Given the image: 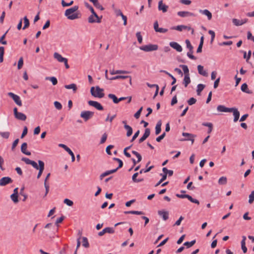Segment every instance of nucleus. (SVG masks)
<instances>
[{
  "instance_id": "1",
  "label": "nucleus",
  "mask_w": 254,
  "mask_h": 254,
  "mask_svg": "<svg viewBox=\"0 0 254 254\" xmlns=\"http://www.w3.org/2000/svg\"><path fill=\"white\" fill-rule=\"evenodd\" d=\"M78 6H74L67 9L64 12V15L69 20H74L80 18L81 16V13L78 11Z\"/></svg>"
},
{
  "instance_id": "2",
  "label": "nucleus",
  "mask_w": 254,
  "mask_h": 254,
  "mask_svg": "<svg viewBox=\"0 0 254 254\" xmlns=\"http://www.w3.org/2000/svg\"><path fill=\"white\" fill-rule=\"evenodd\" d=\"M103 89L100 88L98 86L96 87V91H95L94 87H92L90 89L91 95L95 97H98L99 98L104 97L105 94L103 93Z\"/></svg>"
},
{
  "instance_id": "3",
  "label": "nucleus",
  "mask_w": 254,
  "mask_h": 254,
  "mask_svg": "<svg viewBox=\"0 0 254 254\" xmlns=\"http://www.w3.org/2000/svg\"><path fill=\"white\" fill-rule=\"evenodd\" d=\"M139 49L144 52H148L157 50L158 49V46L156 44H150L148 45L142 46L139 47Z\"/></svg>"
},
{
  "instance_id": "4",
  "label": "nucleus",
  "mask_w": 254,
  "mask_h": 254,
  "mask_svg": "<svg viewBox=\"0 0 254 254\" xmlns=\"http://www.w3.org/2000/svg\"><path fill=\"white\" fill-rule=\"evenodd\" d=\"M94 115V113L90 111H84L81 112L80 117L82 118L85 122H87L92 118Z\"/></svg>"
},
{
  "instance_id": "5",
  "label": "nucleus",
  "mask_w": 254,
  "mask_h": 254,
  "mask_svg": "<svg viewBox=\"0 0 254 254\" xmlns=\"http://www.w3.org/2000/svg\"><path fill=\"white\" fill-rule=\"evenodd\" d=\"M13 113L15 118L17 120L22 121H24L26 120V116L21 112H18V109L16 107L13 109Z\"/></svg>"
},
{
  "instance_id": "6",
  "label": "nucleus",
  "mask_w": 254,
  "mask_h": 254,
  "mask_svg": "<svg viewBox=\"0 0 254 254\" xmlns=\"http://www.w3.org/2000/svg\"><path fill=\"white\" fill-rule=\"evenodd\" d=\"M7 94H8V96L11 97L13 100L14 102L18 106H22L21 100H20V97L18 95H17L12 93V92H9V93H8Z\"/></svg>"
},
{
  "instance_id": "7",
  "label": "nucleus",
  "mask_w": 254,
  "mask_h": 254,
  "mask_svg": "<svg viewBox=\"0 0 254 254\" xmlns=\"http://www.w3.org/2000/svg\"><path fill=\"white\" fill-rule=\"evenodd\" d=\"M176 196L179 197V198H188L190 202H192V203H196L197 204H199V202L198 200L196 199H194L190 195H189V194H176Z\"/></svg>"
},
{
  "instance_id": "8",
  "label": "nucleus",
  "mask_w": 254,
  "mask_h": 254,
  "mask_svg": "<svg viewBox=\"0 0 254 254\" xmlns=\"http://www.w3.org/2000/svg\"><path fill=\"white\" fill-rule=\"evenodd\" d=\"M21 161L24 162L26 164L31 165L33 168L36 169H39V165H38L37 163L34 161L31 160L29 158L26 157H22Z\"/></svg>"
},
{
  "instance_id": "9",
  "label": "nucleus",
  "mask_w": 254,
  "mask_h": 254,
  "mask_svg": "<svg viewBox=\"0 0 254 254\" xmlns=\"http://www.w3.org/2000/svg\"><path fill=\"white\" fill-rule=\"evenodd\" d=\"M21 161L24 162L26 164L31 165L33 168L36 169H39V165H38L37 163L34 161L31 160L29 158L26 157H22Z\"/></svg>"
},
{
  "instance_id": "10",
  "label": "nucleus",
  "mask_w": 254,
  "mask_h": 254,
  "mask_svg": "<svg viewBox=\"0 0 254 254\" xmlns=\"http://www.w3.org/2000/svg\"><path fill=\"white\" fill-rule=\"evenodd\" d=\"M59 146L63 148H64L66 151V153H68L71 156V161L74 162L75 161V156L73 152L71 151V150L66 145L64 144H60Z\"/></svg>"
},
{
  "instance_id": "11",
  "label": "nucleus",
  "mask_w": 254,
  "mask_h": 254,
  "mask_svg": "<svg viewBox=\"0 0 254 254\" xmlns=\"http://www.w3.org/2000/svg\"><path fill=\"white\" fill-rule=\"evenodd\" d=\"M59 146L63 148H64L66 151V153H68L71 156V161L74 162L75 161V156L73 152L71 151V150L66 145L64 144H60Z\"/></svg>"
},
{
  "instance_id": "12",
  "label": "nucleus",
  "mask_w": 254,
  "mask_h": 254,
  "mask_svg": "<svg viewBox=\"0 0 254 254\" xmlns=\"http://www.w3.org/2000/svg\"><path fill=\"white\" fill-rule=\"evenodd\" d=\"M89 105L94 107L96 109L99 111H102L104 110V108L102 105L97 101L90 100L88 102Z\"/></svg>"
},
{
  "instance_id": "13",
  "label": "nucleus",
  "mask_w": 254,
  "mask_h": 254,
  "mask_svg": "<svg viewBox=\"0 0 254 254\" xmlns=\"http://www.w3.org/2000/svg\"><path fill=\"white\" fill-rule=\"evenodd\" d=\"M13 182L12 179L9 177H2L0 180V186H5Z\"/></svg>"
},
{
  "instance_id": "14",
  "label": "nucleus",
  "mask_w": 254,
  "mask_h": 254,
  "mask_svg": "<svg viewBox=\"0 0 254 254\" xmlns=\"http://www.w3.org/2000/svg\"><path fill=\"white\" fill-rule=\"evenodd\" d=\"M38 164H39V169H37V170H39V172H38V174L37 175V179H39L41 177V176L44 170V167H45V163L43 161H42L41 160H39Z\"/></svg>"
},
{
  "instance_id": "15",
  "label": "nucleus",
  "mask_w": 254,
  "mask_h": 254,
  "mask_svg": "<svg viewBox=\"0 0 254 254\" xmlns=\"http://www.w3.org/2000/svg\"><path fill=\"white\" fill-rule=\"evenodd\" d=\"M115 232V230L113 228L106 227L104 228L102 231L98 233L99 236H103L105 233H108L110 234H113Z\"/></svg>"
},
{
  "instance_id": "16",
  "label": "nucleus",
  "mask_w": 254,
  "mask_h": 254,
  "mask_svg": "<svg viewBox=\"0 0 254 254\" xmlns=\"http://www.w3.org/2000/svg\"><path fill=\"white\" fill-rule=\"evenodd\" d=\"M183 136L186 137V138L181 139V141H185V140H190L191 141L192 144L194 142V135L192 134L187 133V132H183L182 133Z\"/></svg>"
},
{
  "instance_id": "17",
  "label": "nucleus",
  "mask_w": 254,
  "mask_h": 254,
  "mask_svg": "<svg viewBox=\"0 0 254 254\" xmlns=\"http://www.w3.org/2000/svg\"><path fill=\"white\" fill-rule=\"evenodd\" d=\"M169 7L168 5L163 3V0H160L158 2V9L165 13L168 11Z\"/></svg>"
},
{
  "instance_id": "18",
  "label": "nucleus",
  "mask_w": 254,
  "mask_h": 254,
  "mask_svg": "<svg viewBox=\"0 0 254 254\" xmlns=\"http://www.w3.org/2000/svg\"><path fill=\"white\" fill-rule=\"evenodd\" d=\"M150 134V130L149 128H146L145 129V132L142 135V136L139 139L138 142L139 143H141L143 142L149 135Z\"/></svg>"
},
{
  "instance_id": "19",
  "label": "nucleus",
  "mask_w": 254,
  "mask_h": 254,
  "mask_svg": "<svg viewBox=\"0 0 254 254\" xmlns=\"http://www.w3.org/2000/svg\"><path fill=\"white\" fill-rule=\"evenodd\" d=\"M248 21L247 18H245L244 19H242L241 20H238L236 18H233L232 19L233 23L236 26H241L246 23H247Z\"/></svg>"
},
{
  "instance_id": "20",
  "label": "nucleus",
  "mask_w": 254,
  "mask_h": 254,
  "mask_svg": "<svg viewBox=\"0 0 254 254\" xmlns=\"http://www.w3.org/2000/svg\"><path fill=\"white\" fill-rule=\"evenodd\" d=\"M122 123L124 124V128L127 130V136H130L132 133V128L127 125V121H123Z\"/></svg>"
},
{
  "instance_id": "21",
  "label": "nucleus",
  "mask_w": 254,
  "mask_h": 254,
  "mask_svg": "<svg viewBox=\"0 0 254 254\" xmlns=\"http://www.w3.org/2000/svg\"><path fill=\"white\" fill-rule=\"evenodd\" d=\"M178 15L182 17L187 16H195V14L189 11H179L177 13Z\"/></svg>"
},
{
  "instance_id": "22",
  "label": "nucleus",
  "mask_w": 254,
  "mask_h": 254,
  "mask_svg": "<svg viewBox=\"0 0 254 254\" xmlns=\"http://www.w3.org/2000/svg\"><path fill=\"white\" fill-rule=\"evenodd\" d=\"M170 46L177 51L181 52L182 51V48L180 45L175 42H171L169 44Z\"/></svg>"
},
{
  "instance_id": "23",
  "label": "nucleus",
  "mask_w": 254,
  "mask_h": 254,
  "mask_svg": "<svg viewBox=\"0 0 254 254\" xmlns=\"http://www.w3.org/2000/svg\"><path fill=\"white\" fill-rule=\"evenodd\" d=\"M231 112H233L234 117V122H236L238 121L240 117V112L236 108H231Z\"/></svg>"
},
{
  "instance_id": "24",
  "label": "nucleus",
  "mask_w": 254,
  "mask_h": 254,
  "mask_svg": "<svg viewBox=\"0 0 254 254\" xmlns=\"http://www.w3.org/2000/svg\"><path fill=\"white\" fill-rule=\"evenodd\" d=\"M158 214L159 216H161L165 221L168 220L169 218V212L167 211L159 210Z\"/></svg>"
},
{
  "instance_id": "25",
  "label": "nucleus",
  "mask_w": 254,
  "mask_h": 254,
  "mask_svg": "<svg viewBox=\"0 0 254 254\" xmlns=\"http://www.w3.org/2000/svg\"><path fill=\"white\" fill-rule=\"evenodd\" d=\"M50 175H51V174L48 173L45 179V181H44V186H45V190H46V192H45L44 196H46L49 191L50 187H49V185L47 183V181H48L49 177H50Z\"/></svg>"
},
{
  "instance_id": "26",
  "label": "nucleus",
  "mask_w": 254,
  "mask_h": 254,
  "mask_svg": "<svg viewBox=\"0 0 254 254\" xmlns=\"http://www.w3.org/2000/svg\"><path fill=\"white\" fill-rule=\"evenodd\" d=\"M217 110L220 112H231V108H227L224 105H218Z\"/></svg>"
},
{
  "instance_id": "27",
  "label": "nucleus",
  "mask_w": 254,
  "mask_h": 254,
  "mask_svg": "<svg viewBox=\"0 0 254 254\" xmlns=\"http://www.w3.org/2000/svg\"><path fill=\"white\" fill-rule=\"evenodd\" d=\"M116 172H117V169H113V170L107 171L100 175V176L99 177L100 180H102L104 177H105L110 174H113Z\"/></svg>"
},
{
  "instance_id": "28",
  "label": "nucleus",
  "mask_w": 254,
  "mask_h": 254,
  "mask_svg": "<svg viewBox=\"0 0 254 254\" xmlns=\"http://www.w3.org/2000/svg\"><path fill=\"white\" fill-rule=\"evenodd\" d=\"M27 148V143L26 142H24L21 145V152L23 154H24L25 155H31V152H29V151H27L26 150Z\"/></svg>"
},
{
  "instance_id": "29",
  "label": "nucleus",
  "mask_w": 254,
  "mask_h": 254,
  "mask_svg": "<svg viewBox=\"0 0 254 254\" xmlns=\"http://www.w3.org/2000/svg\"><path fill=\"white\" fill-rule=\"evenodd\" d=\"M197 70L198 73L204 76L207 77L208 76V73L206 70L203 69V66L201 65L197 66Z\"/></svg>"
},
{
  "instance_id": "30",
  "label": "nucleus",
  "mask_w": 254,
  "mask_h": 254,
  "mask_svg": "<svg viewBox=\"0 0 254 254\" xmlns=\"http://www.w3.org/2000/svg\"><path fill=\"white\" fill-rule=\"evenodd\" d=\"M199 12L205 15H206L207 17V18L209 20H211L212 19V14L207 9H200L199 10Z\"/></svg>"
},
{
  "instance_id": "31",
  "label": "nucleus",
  "mask_w": 254,
  "mask_h": 254,
  "mask_svg": "<svg viewBox=\"0 0 254 254\" xmlns=\"http://www.w3.org/2000/svg\"><path fill=\"white\" fill-rule=\"evenodd\" d=\"M54 58L60 63H63L66 59V58L63 57L60 54L57 52L54 54Z\"/></svg>"
},
{
  "instance_id": "32",
  "label": "nucleus",
  "mask_w": 254,
  "mask_h": 254,
  "mask_svg": "<svg viewBox=\"0 0 254 254\" xmlns=\"http://www.w3.org/2000/svg\"><path fill=\"white\" fill-rule=\"evenodd\" d=\"M202 125L204 127H208L207 130L208 134H210L212 132L213 128V125L211 123L204 122L202 123Z\"/></svg>"
},
{
  "instance_id": "33",
  "label": "nucleus",
  "mask_w": 254,
  "mask_h": 254,
  "mask_svg": "<svg viewBox=\"0 0 254 254\" xmlns=\"http://www.w3.org/2000/svg\"><path fill=\"white\" fill-rule=\"evenodd\" d=\"M161 125H162V121L161 120H159L158 121L156 127H155V134L156 135L159 134L161 131Z\"/></svg>"
},
{
  "instance_id": "34",
  "label": "nucleus",
  "mask_w": 254,
  "mask_h": 254,
  "mask_svg": "<svg viewBox=\"0 0 254 254\" xmlns=\"http://www.w3.org/2000/svg\"><path fill=\"white\" fill-rule=\"evenodd\" d=\"M242 238H243V239L241 241L242 250L244 253H246L247 252V248L246 246V242H245L246 240V237L243 236L242 237Z\"/></svg>"
},
{
  "instance_id": "35",
  "label": "nucleus",
  "mask_w": 254,
  "mask_h": 254,
  "mask_svg": "<svg viewBox=\"0 0 254 254\" xmlns=\"http://www.w3.org/2000/svg\"><path fill=\"white\" fill-rule=\"evenodd\" d=\"M241 90L243 92H245L248 94H252L253 92L251 90H250L248 88V85L245 83H243L241 86Z\"/></svg>"
},
{
  "instance_id": "36",
  "label": "nucleus",
  "mask_w": 254,
  "mask_h": 254,
  "mask_svg": "<svg viewBox=\"0 0 254 254\" xmlns=\"http://www.w3.org/2000/svg\"><path fill=\"white\" fill-rule=\"evenodd\" d=\"M110 74L112 75H114L116 74H127L129 73V71L127 70H110Z\"/></svg>"
},
{
  "instance_id": "37",
  "label": "nucleus",
  "mask_w": 254,
  "mask_h": 254,
  "mask_svg": "<svg viewBox=\"0 0 254 254\" xmlns=\"http://www.w3.org/2000/svg\"><path fill=\"white\" fill-rule=\"evenodd\" d=\"M150 162L149 161L146 165V169H142L140 170L139 174H142L143 173H147L149 172L152 169H153L154 167V166H151L149 167H148V165L150 164Z\"/></svg>"
},
{
  "instance_id": "38",
  "label": "nucleus",
  "mask_w": 254,
  "mask_h": 254,
  "mask_svg": "<svg viewBox=\"0 0 254 254\" xmlns=\"http://www.w3.org/2000/svg\"><path fill=\"white\" fill-rule=\"evenodd\" d=\"M190 83V75H186L184 76L183 84L184 85L185 87H187L188 85Z\"/></svg>"
},
{
  "instance_id": "39",
  "label": "nucleus",
  "mask_w": 254,
  "mask_h": 254,
  "mask_svg": "<svg viewBox=\"0 0 254 254\" xmlns=\"http://www.w3.org/2000/svg\"><path fill=\"white\" fill-rule=\"evenodd\" d=\"M64 87L67 89H72L74 93H75L77 89L76 85L74 83H72L69 85H65Z\"/></svg>"
},
{
  "instance_id": "40",
  "label": "nucleus",
  "mask_w": 254,
  "mask_h": 254,
  "mask_svg": "<svg viewBox=\"0 0 254 254\" xmlns=\"http://www.w3.org/2000/svg\"><path fill=\"white\" fill-rule=\"evenodd\" d=\"M187 26L184 25H178L177 26H173L171 28V29L176 30L179 31H182L183 30L187 29Z\"/></svg>"
},
{
  "instance_id": "41",
  "label": "nucleus",
  "mask_w": 254,
  "mask_h": 254,
  "mask_svg": "<svg viewBox=\"0 0 254 254\" xmlns=\"http://www.w3.org/2000/svg\"><path fill=\"white\" fill-rule=\"evenodd\" d=\"M205 85L202 84H199L197 85V88L196 90L197 94L198 95H200L202 91L205 88Z\"/></svg>"
},
{
  "instance_id": "42",
  "label": "nucleus",
  "mask_w": 254,
  "mask_h": 254,
  "mask_svg": "<svg viewBox=\"0 0 254 254\" xmlns=\"http://www.w3.org/2000/svg\"><path fill=\"white\" fill-rule=\"evenodd\" d=\"M108 97L110 98V99H112L113 102L115 103V104H118L119 103V98H117V97L115 95V94H109L108 95Z\"/></svg>"
},
{
  "instance_id": "43",
  "label": "nucleus",
  "mask_w": 254,
  "mask_h": 254,
  "mask_svg": "<svg viewBox=\"0 0 254 254\" xmlns=\"http://www.w3.org/2000/svg\"><path fill=\"white\" fill-rule=\"evenodd\" d=\"M47 80H50L52 82L53 85H56L58 83V80L56 77H46L45 78Z\"/></svg>"
},
{
  "instance_id": "44",
  "label": "nucleus",
  "mask_w": 254,
  "mask_h": 254,
  "mask_svg": "<svg viewBox=\"0 0 254 254\" xmlns=\"http://www.w3.org/2000/svg\"><path fill=\"white\" fill-rule=\"evenodd\" d=\"M124 213L125 214H135V215L144 214V213L143 211H135V210L125 211Z\"/></svg>"
},
{
  "instance_id": "45",
  "label": "nucleus",
  "mask_w": 254,
  "mask_h": 254,
  "mask_svg": "<svg viewBox=\"0 0 254 254\" xmlns=\"http://www.w3.org/2000/svg\"><path fill=\"white\" fill-rule=\"evenodd\" d=\"M179 66L183 69V71L184 72L185 75H190L189 69L187 65H185V64H180L179 65Z\"/></svg>"
},
{
  "instance_id": "46",
  "label": "nucleus",
  "mask_w": 254,
  "mask_h": 254,
  "mask_svg": "<svg viewBox=\"0 0 254 254\" xmlns=\"http://www.w3.org/2000/svg\"><path fill=\"white\" fill-rule=\"evenodd\" d=\"M24 20V26L23 27V29L25 30V29L27 28L30 25V22L29 19L27 18V16H25L23 18Z\"/></svg>"
},
{
  "instance_id": "47",
  "label": "nucleus",
  "mask_w": 254,
  "mask_h": 254,
  "mask_svg": "<svg viewBox=\"0 0 254 254\" xmlns=\"http://www.w3.org/2000/svg\"><path fill=\"white\" fill-rule=\"evenodd\" d=\"M84 5L86 6V7H87V8H88L90 10V11L92 13V14H93L94 15H96V13L95 12L93 7L91 5H90L87 2H84Z\"/></svg>"
},
{
  "instance_id": "48",
  "label": "nucleus",
  "mask_w": 254,
  "mask_h": 254,
  "mask_svg": "<svg viewBox=\"0 0 254 254\" xmlns=\"http://www.w3.org/2000/svg\"><path fill=\"white\" fill-rule=\"evenodd\" d=\"M227 179L226 177H222L218 180V184L220 185H225L227 184Z\"/></svg>"
},
{
  "instance_id": "49",
  "label": "nucleus",
  "mask_w": 254,
  "mask_h": 254,
  "mask_svg": "<svg viewBox=\"0 0 254 254\" xmlns=\"http://www.w3.org/2000/svg\"><path fill=\"white\" fill-rule=\"evenodd\" d=\"M117 79H125L128 78L129 84L130 85L131 84V77L130 76L117 75Z\"/></svg>"
},
{
  "instance_id": "50",
  "label": "nucleus",
  "mask_w": 254,
  "mask_h": 254,
  "mask_svg": "<svg viewBox=\"0 0 254 254\" xmlns=\"http://www.w3.org/2000/svg\"><path fill=\"white\" fill-rule=\"evenodd\" d=\"M82 246L86 248L89 247V244L86 237H82Z\"/></svg>"
},
{
  "instance_id": "51",
  "label": "nucleus",
  "mask_w": 254,
  "mask_h": 254,
  "mask_svg": "<svg viewBox=\"0 0 254 254\" xmlns=\"http://www.w3.org/2000/svg\"><path fill=\"white\" fill-rule=\"evenodd\" d=\"M196 243V241L195 240L191 241V242H186L184 244V246H186L187 248H190L192 246H193Z\"/></svg>"
},
{
  "instance_id": "52",
  "label": "nucleus",
  "mask_w": 254,
  "mask_h": 254,
  "mask_svg": "<svg viewBox=\"0 0 254 254\" xmlns=\"http://www.w3.org/2000/svg\"><path fill=\"white\" fill-rule=\"evenodd\" d=\"M113 160H115V161H117V163H119L118 167L116 169H117V171L119 169L123 167V161L121 159H120L119 158H114Z\"/></svg>"
},
{
  "instance_id": "53",
  "label": "nucleus",
  "mask_w": 254,
  "mask_h": 254,
  "mask_svg": "<svg viewBox=\"0 0 254 254\" xmlns=\"http://www.w3.org/2000/svg\"><path fill=\"white\" fill-rule=\"evenodd\" d=\"M8 30H7L6 32L0 38V43L3 45H6L7 42L6 41L4 40L5 38V36L6 34L7 33Z\"/></svg>"
},
{
  "instance_id": "54",
  "label": "nucleus",
  "mask_w": 254,
  "mask_h": 254,
  "mask_svg": "<svg viewBox=\"0 0 254 254\" xmlns=\"http://www.w3.org/2000/svg\"><path fill=\"white\" fill-rule=\"evenodd\" d=\"M131 152L133 154L135 155L136 156V157L137 158V162H138V163L140 162L142 160V156H141V155L136 151L133 150L131 151Z\"/></svg>"
},
{
  "instance_id": "55",
  "label": "nucleus",
  "mask_w": 254,
  "mask_h": 254,
  "mask_svg": "<svg viewBox=\"0 0 254 254\" xmlns=\"http://www.w3.org/2000/svg\"><path fill=\"white\" fill-rule=\"evenodd\" d=\"M18 195L17 194H15V193H13L10 195V198L12 199V200L15 203H16L18 202Z\"/></svg>"
},
{
  "instance_id": "56",
  "label": "nucleus",
  "mask_w": 254,
  "mask_h": 254,
  "mask_svg": "<svg viewBox=\"0 0 254 254\" xmlns=\"http://www.w3.org/2000/svg\"><path fill=\"white\" fill-rule=\"evenodd\" d=\"M185 42L186 44L187 48L188 49H189V51H191L192 50H193V46L191 45L190 40L188 39H187V40H186Z\"/></svg>"
},
{
  "instance_id": "57",
  "label": "nucleus",
  "mask_w": 254,
  "mask_h": 254,
  "mask_svg": "<svg viewBox=\"0 0 254 254\" xmlns=\"http://www.w3.org/2000/svg\"><path fill=\"white\" fill-rule=\"evenodd\" d=\"M23 65V59L22 57L20 58L18 62L17 68L20 69Z\"/></svg>"
},
{
  "instance_id": "58",
  "label": "nucleus",
  "mask_w": 254,
  "mask_h": 254,
  "mask_svg": "<svg viewBox=\"0 0 254 254\" xmlns=\"http://www.w3.org/2000/svg\"><path fill=\"white\" fill-rule=\"evenodd\" d=\"M62 5L63 7L69 6L72 5L73 3V1L71 0L70 2L66 3L64 0H62Z\"/></svg>"
},
{
  "instance_id": "59",
  "label": "nucleus",
  "mask_w": 254,
  "mask_h": 254,
  "mask_svg": "<svg viewBox=\"0 0 254 254\" xmlns=\"http://www.w3.org/2000/svg\"><path fill=\"white\" fill-rule=\"evenodd\" d=\"M143 109V107H141L140 108V109L135 113L134 115V118L136 119H138L140 116V114L141 113V112Z\"/></svg>"
},
{
  "instance_id": "60",
  "label": "nucleus",
  "mask_w": 254,
  "mask_h": 254,
  "mask_svg": "<svg viewBox=\"0 0 254 254\" xmlns=\"http://www.w3.org/2000/svg\"><path fill=\"white\" fill-rule=\"evenodd\" d=\"M254 201V190L252 191L251 193L249 195V202L252 204Z\"/></svg>"
},
{
  "instance_id": "61",
  "label": "nucleus",
  "mask_w": 254,
  "mask_h": 254,
  "mask_svg": "<svg viewBox=\"0 0 254 254\" xmlns=\"http://www.w3.org/2000/svg\"><path fill=\"white\" fill-rule=\"evenodd\" d=\"M64 202L69 206H71L73 204V201L68 198L64 199Z\"/></svg>"
},
{
  "instance_id": "62",
  "label": "nucleus",
  "mask_w": 254,
  "mask_h": 254,
  "mask_svg": "<svg viewBox=\"0 0 254 254\" xmlns=\"http://www.w3.org/2000/svg\"><path fill=\"white\" fill-rule=\"evenodd\" d=\"M19 139L17 138L13 141V142L12 144V147H11L12 151H14L16 146L17 145V144L19 142Z\"/></svg>"
},
{
  "instance_id": "63",
  "label": "nucleus",
  "mask_w": 254,
  "mask_h": 254,
  "mask_svg": "<svg viewBox=\"0 0 254 254\" xmlns=\"http://www.w3.org/2000/svg\"><path fill=\"white\" fill-rule=\"evenodd\" d=\"M9 132H0V135L4 138L7 139L9 136Z\"/></svg>"
},
{
  "instance_id": "64",
  "label": "nucleus",
  "mask_w": 254,
  "mask_h": 254,
  "mask_svg": "<svg viewBox=\"0 0 254 254\" xmlns=\"http://www.w3.org/2000/svg\"><path fill=\"white\" fill-rule=\"evenodd\" d=\"M196 102V99L193 97L190 98L188 100L187 102L189 105H192L194 104Z\"/></svg>"
}]
</instances>
